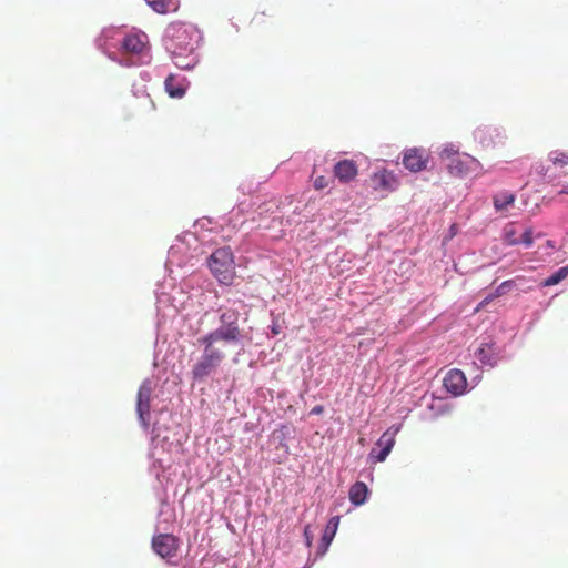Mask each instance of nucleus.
<instances>
[{
    "label": "nucleus",
    "instance_id": "20",
    "mask_svg": "<svg viewBox=\"0 0 568 568\" xmlns=\"http://www.w3.org/2000/svg\"><path fill=\"white\" fill-rule=\"evenodd\" d=\"M568 276V265L567 266H564V267H560L559 270H557L552 275H550L549 277H547L544 282H542V286H552V285H557L558 283H560L562 280H565L566 277Z\"/></svg>",
    "mask_w": 568,
    "mask_h": 568
},
{
    "label": "nucleus",
    "instance_id": "14",
    "mask_svg": "<svg viewBox=\"0 0 568 568\" xmlns=\"http://www.w3.org/2000/svg\"><path fill=\"white\" fill-rule=\"evenodd\" d=\"M145 43V34H128L122 41V49L125 52L139 54L144 50Z\"/></svg>",
    "mask_w": 568,
    "mask_h": 568
},
{
    "label": "nucleus",
    "instance_id": "3",
    "mask_svg": "<svg viewBox=\"0 0 568 568\" xmlns=\"http://www.w3.org/2000/svg\"><path fill=\"white\" fill-rule=\"evenodd\" d=\"M209 267L221 284H232L235 277V265L231 248L221 247L215 250L209 258Z\"/></svg>",
    "mask_w": 568,
    "mask_h": 568
},
{
    "label": "nucleus",
    "instance_id": "7",
    "mask_svg": "<svg viewBox=\"0 0 568 568\" xmlns=\"http://www.w3.org/2000/svg\"><path fill=\"white\" fill-rule=\"evenodd\" d=\"M153 550L162 558H172L176 556L179 540L171 534H161L152 540Z\"/></svg>",
    "mask_w": 568,
    "mask_h": 568
},
{
    "label": "nucleus",
    "instance_id": "19",
    "mask_svg": "<svg viewBox=\"0 0 568 568\" xmlns=\"http://www.w3.org/2000/svg\"><path fill=\"white\" fill-rule=\"evenodd\" d=\"M146 3L158 13H168L178 9L175 0H145Z\"/></svg>",
    "mask_w": 568,
    "mask_h": 568
},
{
    "label": "nucleus",
    "instance_id": "22",
    "mask_svg": "<svg viewBox=\"0 0 568 568\" xmlns=\"http://www.w3.org/2000/svg\"><path fill=\"white\" fill-rule=\"evenodd\" d=\"M509 285V282L506 281V282H503L498 288L496 290V293L494 295H489L487 297H485L480 303L479 305L476 307V312H478L479 310L484 308L485 305H487L488 303H490L496 296H500L504 292H505V287Z\"/></svg>",
    "mask_w": 568,
    "mask_h": 568
},
{
    "label": "nucleus",
    "instance_id": "5",
    "mask_svg": "<svg viewBox=\"0 0 568 568\" xmlns=\"http://www.w3.org/2000/svg\"><path fill=\"white\" fill-rule=\"evenodd\" d=\"M398 428H388L377 440L376 447L369 453V458L373 462H384L395 445V436Z\"/></svg>",
    "mask_w": 568,
    "mask_h": 568
},
{
    "label": "nucleus",
    "instance_id": "30",
    "mask_svg": "<svg viewBox=\"0 0 568 568\" xmlns=\"http://www.w3.org/2000/svg\"><path fill=\"white\" fill-rule=\"evenodd\" d=\"M507 242L510 245H516L519 243V241L517 239H514V236H510V233H507Z\"/></svg>",
    "mask_w": 568,
    "mask_h": 568
},
{
    "label": "nucleus",
    "instance_id": "6",
    "mask_svg": "<svg viewBox=\"0 0 568 568\" xmlns=\"http://www.w3.org/2000/svg\"><path fill=\"white\" fill-rule=\"evenodd\" d=\"M428 161V152L420 148L407 149L403 155V164L410 172H420L425 170Z\"/></svg>",
    "mask_w": 568,
    "mask_h": 568
},
{
    "label": "nucleus",
    "instance_id": "27",
    "mask_svg": "<svg viewBox=\"0 0 568 568\" xmlns=\"http://www.w3.org/2000/svg\"><path fill=\"white\" fill-rule=\"evenodd\" d=\"M329 184L328 182V179H326L325 176L321 175V176H317L315 180H314V187L316 190H323L325 187H327Z\"/></svg>",
    "mask_w": 568,
    "mask_h": 568
},
{
    "label": "nucleus",
    "instance_id": "1",
    "mask_svg": "<svg viewBox=\"0 0 568 568\" xmlns=\"http://www.w3.org/2000/svg\"><path fill=\"white\" fill-rule=\"evenodd\" d=\"M235 333V331L211 332L197 339L199 344L203 346V352L192 366L193 381L202 382L219 369L226 357L222 343L234 339Z\"/></svg>",
    "mask_w": 568,
    "mask_h": 568
},
{
    "label": "nucleus",
    "instance_id": "9",
    "mask_svg": "<svg viewBox=\"0 0 568 568\" xmlns=\"http://www.w3.org/2000/svg\"><path fill=\"white\" fill-rule=\"evenodd\" d=\"M371 181L374 190L385 192H393L399 185L397 175L394 172L386 169L375 172L372 175Z\"/></svg>",
    "mask_w": 568,
    "mask_h": 568
},
{
    "label": "nucleus",
    "instance_id": "28",
    "mask_svg": "<svg viewBox=\"0 0 568 568\" xmlns=\"http://www.w3.org/2000/svg\"><path fill=\"white\" fill-rule=\"evenodd\" d=\"M536 171L538 174L542 175L545 180H547V170L542 164L538 165Z\"/></svg>",
    "mask_w": 568,
    "mask_h": 568
},
{
    "label": "nucleus",
    "instance_id": "29",
    "mask_svg": "<svg viewBox=\"0 0 568 568\" xmlns=\"http://www.w3.org/2000/svg\"><path fill=\"white\" fill-rule=\"evenodd\" d=\"M324 412V407L322 405H317L312 408L311 414L313 415H320Z\"/></svg>",
    "mask_w": 568,
    "mask_h": 568
},
{
    "label": "nucleus",
    "instance_id": "17",
    "mask_svg": "<svg viewBox=\"0 0 568 568\" xmlns=\"http://www.w3.org/2000/svg\"><path fill=\"white\" fill-rule=\"evenodd\" d=\"M174 64L183 70L193 68L197 63V58L194 52H185L184 54H172Z\"/></svg>",
    "mask_w": 568,
    "mask_h": 568
},
{
    "label": "nucleus",
    "instance_id": "15",
    "mask_svg": "<svg viewBox=\"0 0 568 568\" xmlns=\"http://www.w3.org/2000/svg\"><path fill=\"white\" fill-rule=\"evenodd\" d=\"M165 91L171 98H182L185 94V85L183 80L178 79L174 74H170L164 81Z\"/></svg>",
    "mask_w": 568,
    "mask_h": 568
},
{
    "label": "nucleus",
    "instance_id": "8",
    "mask_svg": "<svg viewBox=\"0 0 568 568\" xmlns=\"http://www.w3.org/2000/svg\"><path fill=\"white\" fill-rule=\"evenodd\" d=\"M443 384L449 394L460 396L467 388V378L463 371L454 368L447 372Z\"/></svg>",
    "mask_w": 568,
    "mask_h": 568
},
{
    "label": "nucleus",
    "instance_id": "4",
    "mask_svg": "<svg viewBox=\"0 0 568 568\" xmlns=\"http://www.w3.org/2000/svg\"><path fill=\"white\" fill-rule=\"evenodd\" d=\"M448 172L454 176H465L470 173H478L483 170L481 163L474 156L463 153L455 156L447 163Z\"/></svg>",
    "mask_w": 568,
    "mask_h": 568
},
{
    "label": "nucleus",
    "instance_id": "12",
    "mask_svg": "<svg viewBox=\"0 0 568 568\" xmlns=\"http://www.w3.org/2000/svg\"><path fill=\"white\" fill-rule=\"evenodd\" d=\"M338 524H339V516H334L328 520L326 528L324 530V534L322 536L320 546H318L320 555H324L327 551L332 540L335 537V534L338 528Z\"/></svg>",
    "mask_w": 568,
    "mask_h": 568
},
{
    "label": "nucleus",
    "instance_id": "25",
    "mask_svg": "<svg viewBox=\"0 0 568 568\" xmlns=\"http://www.w3.org/2000/svg\"><path fill=\"white\" fill-rule=\"evenodd\" d=\"M459 154L460 153L454 148V145H447L442 150L440 159L450 162L453 158L458 156Z\"/></svg>",
    "mask_w": 568,
    "mask_h": 568
},
{
    "label": "nucleus",
    "instance_id": "13",
    "mask_svg": "<svg viewBox=\"0 0 568 568\" xmlns=\"http://www.w3.org/2000/svg\"><path fill=\"white\" fill-rule=\"evenodd\" d=\"M220 321L222 326L214 332H229L235 331V338L231 342H237L241 335L240 328L237 326V313L235 311H227L221 314Z\"/></svg>",
    "mask_w": 568,
    "mask_h": 568
},
{
    "label": "nucleus",
    "instance_id": "31",
    "mask_svg": "<svg viewBox=\"0 0 568 568\" xmlns=\"http://www.w3.org/2000/svg\"><path fill=\"white\" fill-rule=\"evenodd\" d=\"M558 194H568V184L562 185V187L558 191Z\"/></svg>",
    "mask_w": 568,
    "mask_h": 568
},
{
    "label": "nucleus",
    "instance_id": "16",
    "mask_svg": "<svg viewBox=\"0 0 568 568\" xmlns=\"http://www.w3.org/2000/svg\"><path fill=\"white\" fill-rule=\"evenodd\" d=\"M368 488L363 481H356L349 488V500L352 504L359 506L366 501Z\"/></svg>",
    "mask_w": 568,
    "mask_h": 568
},
{
    "label": "nucleus",
    "instance_id": "2",
    "mask_svg": "<svg viewBox=\"0 0 568 568\" xmlns=\"http://www.w3.org/2000/svg\"><path fill=\"white\" fill-rule=\"evenodd\" d=\"M166 48L171 54H181L194 52L200 40L197 29L187 23L175 22L168 28Z\"/></svg>",
    "mask_w": 568,
    "mask_h": 568
},
{
    "label": "nucleus",
    "instance_id": "24",
    "mask_svg": "<svg viewBox=\"0 0 568 568\" xmlns=\"http://www.w3.org/2000/svg\"><path fill=\"white\" fill-rule=\"evenodd\" d=\"M268 17L264 13V12H261V13H256L253 19L251 20V24L254 29H263L267 26L268 23Z\"/></svg>",
    "mask_w": 568,
    "mask_h": 568
},
{
    "label": "nucleus",
    "instance_id": "23",
    "mask_svg": "<svg viewBox=\"0 0 568 568\" xmlns=\"http://www.w3.org/2000/svg\"><path fill=\"white\" fill-rule=\"evenodd\" d=\"M476 357L484 365L494 366L496 363L495 358L493 356L488 355V351L486 349L485 346H481L476 352Z\"/></svg>",
    "mask_w": 568,
    "mask_h": 568
},
{
    "label": "nucleus",
    "instance_id": "26",
    "mask_svg": "<svg viewBox=\"0 0 568 568\" xmlns=\"http://www.w3.org/2000/svg\"><path fill=\"white\" fill-rule=\"evenodd\" d=\"M519 242L524 243L527 247H530L534 243L532 230L527 229L521 235V240Z\"/></svg>",
    "mask_w": 568,
    "mask_h": 568
},
{
    "label": "nucleus",
    "instance_id": "21",
    "mask_svg": "<svg viewBox=\"0 0 568 568\" xmlns=\"http://www.w3.org/2000/svg\"><path fill=\"white\" fill-rule=\"evenodd\" d=\"M548 159L554 165L564 168L568 165V151L555 150L549 153Z\"/></svg>",
    "mask_w": 568,
    "mask_h": 568
},
{
    "label": "nucleus",
    "instance_id": "10",
    "mask_svg": "<svg viewBox=\"0 0 568 568\" xmlns=\"http://www.w3.org/2000/svg\"><path fill=\"white\" fill-rule=\"evenodd\" d=\"M333 173L341 183L346 184L355 180L358 168L353 160H341L334 165Z\"/></svg>",
    "mask_w": 568,
    "mask_h": 568
},
{
    "label": "nucleus",
    "instance_id": "11",
    "mask_svg": "<svg viewBox=\"0 0 568 568\" xmlns=\"http://www.w3.org/2000/svg\"><path fill=\"white\" fill-rule=\"evenodd\" d=\"M152 387L149 382H144L138 392L136 399V412L139 414L140 419L144 425H148L145 420V416L150 414V402H151Z\"/></svg>",
    "mask_w": 568,
    "mask_h": 568
},
{
    "label": "nucleus",
    "instance_id": "32",
    "mask_svg": "<svg viewBox=\"0 0 568 568\" xmlns=\"http://www.w3.org/2000/svg\"><path fill=\"white\" fill-rule=\"evenodd\" d=\"M304 534H305V537H306V540H307V545H311V539H310V535H308V527L305 528Z\"/></svg>",
    "mask_w": 568,
    "mask_h": 568
},
{
    "label": "nucleus",
    "instance_id": "18",
    "mask_svg": "<svg viewBox=\"0 0 568 568\" xmlns=\"http://www.w3.org/2000/svg\"><path fill=\"white\" fill-rule=\"evenodd\" d=\"M515 195L508 191H503L494 195L493 203L496 211L507 210L509 205H513L515 202Z\"/></svg>",
    "mask_w": 568,
    "mask_h": 568
}]
</instances>
